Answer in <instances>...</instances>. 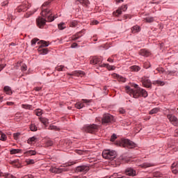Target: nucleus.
<instances>
[{
	"instance_id": "2",
	"label": "nucleus",
	"mask_w": 178,
	"mask_h": 178,
	"mask_svg": "<svg viewBox=\"0 0 178 178\" xmlns=\"http://www.w3.org/2000/svg\"><path fill=\"white\" fill-rule=\"evenodd\" d=\"M102 156L104 159H108L109 161H113L117 156L116 151L111 149H104L102 152Z\"/></svg>"
},
{
	"instance_id": "23",
	"label": "nucleus",
	"mask_w": 178,
	"mask_h": 178,
	"mask_svg": "<svg viewBox=\"0 0 178 178\" xmlns=\"http://www.w3.org/2000/svg\"><path fill=\"white\" fill-rule=\"evenodd\" d=\"M24 155H28L29 156H31L33 155H36L37 152H35V150H28L26 152H25Z\"/></svg>"
},
{
	"instance_id": "10",
	"label": "nucleus",
	"mask_w": 178,
	"mask_h": 178,
	"mask_svg": "<svg viewBox=\"0 0 178 178\" xmlns=\"http://www.w3.org/2000/svg\"><path fill=\"white\" fill-rule=\"evenodd\" d=\"M167 118L168 120H170V122H172V124L174 126H177L178 125V119L177 117L175 116L174 115L172 114H168L167 115Z\"/></svg>"
},
{
	"instance_id": "28",
	"label": "nucleus",
	"mask_w": 178,
	"mask_h": 178,
	"mask_svg": "<svg viewBox=\"0 0 178 178\" xmlns=\"http://www.w3.org/2000/svg\"><path fill=\"white\" fill-rule=\"evenodd\" d=\"M49 171L51 172V173H59L60 172V170H59V168H55V167H51L49 169Z\"/></svg>"
},
{
	"instance_id": "34",
	"label": "nucleus",
	"mask_w": 178,
	"mask_h": 178,
	"mask_svg": "<svg viewBox=\"0 0 178 178\" xmlns=\"http://www.w3.org/2000/svg\"><path fill=\"white\" fill-rule=\"evenodd\" d=\"M154 84L157 85V86H161L162 87V86H165V82H163L162 81L157 80L154 82Z\"/></svg>"
},
{
	"instance_id": "45",
	"label": "nucleus",
	"mask_w": 178,
	"mask_h": 178,
	"mask_svg": "<svg viewBox=\"0 0 178 178\" xmlns=\"http://www.w3.org/2000/svg\"><path fill=\"white\" fill-rule=\"evenodd\" d=\"M19 137H20V133L17 132L13 134L14 140H19Z\"/></svg>"
},
{
	"instance_id": "29",
	"label": "nucleus",
	"mask_w": 178,
	"mask_h": 178,
	"mask_svg": "<svg viewBox=\"0 0 178 178\" xmlns=\"http://www.w3.org/2000/svg\"><path fill=\"white\" fill-rule=\"evenodd\" d=\"M49 130H55L56 131H59V130H60V129H59V127H58L55 125L51 124L49 127Z\"/></svg>"
},
{
	"instance_id": "41",
	"label": "nucleus",
	"mask_w": 178,
	"mask_h": 178,
	"mask_svg": "<svg viewBox=\"0 0 178 178\" xmlns=\"http://www.w3.org/2000/svg\"><path fill=\"white\" fill-rule=\"evenodd\" d=\"M22 108L24 109H31L33 108V106L29 104H22Z\"/></svg>"
},
{
	"instance_id": "24",
	"label": "nucleus",
	"mask_w": 178,
	"mask_h": 178,
	"mask_svg": "<svg viewBox=\"0 0 178 178\" xmlns=\"http://www.w3.org/2000/svg\"><path fill=\"white\" fill-rule=\"evenodd\" d=\"M131 72H140L141 70V67L138 65H133L130 67Z\"/></svg>"
},
{
	"instance_id": "35",
	"label": "nucleus",
	"mask_w": 178,
	"mask_h": 178,
	"mask_svg": "<svg viewBox=\"0 0 178 178\" xmlns=\"http://www.w3.org/2000/svg\"><path fill=\"white\" fill-rule=\"evenodd\" d=\"M115 77H117V79H119L120 81H122V83H125L126 79L124 77L121 76L120 75L116 74H115Z\"/></svg>"
},
{
	"instance_id": "1",
	"label": "nucleus",
	"mask_w": 178,
	"mask_h": 178,
	"mask_svg": "<svg viewBox=\"0 0 178 178\" xmlns=\"http://www.w3.org/2000/svg\"><path fill=\"white\" fill-rule=\"evenodd\" d=\"M125 91L127 94H129L131 97L133 95L134 98H140V97H143V98H147L148 97V92L144 89H141V88H138V89L134 90L130 88L129 86H125Z\"/></svg>"
},
{
	"instance_id": "50",
	"label": "nucleus",
	"mask_w": 178,
	"mask_h": 178,
	"mask_svg": "<svg viewBox=\"0 0 178 178\" xmlns=\"http://www.w3.org/2000/svg\"><path fill=\"white\" fill-rule=\"evenodd\" d=\"M156 70L159 72V73H165V69H163V67H158Z\"/></svg>"
},
{
	"instance_id": "5",
	"label": "nucleus",
	"mask_w": 178,
	"mask_h": 178,
	"mask_svg": "<svg viewBox=\"0 0 178 178\" xmlns=\"http://www.w3.org/2000/svg\"><path fill=\"white\" fill-rule=\"evenodd\" d=\"M121 144L123 147H127V148H136V145L134 142L130 140L129 139H122Z\"/></svg>"
},
{
	"instance_id": "7",
	"label": "nucleus",
	"mask_w": 178,
	"mask_h": 178,
	"mask_svg": "<svg viewBox=\"0 0 178 178\" xmlns=\"http://www.w3.org/2000/svg\"><path fill=\"white\" fill-rule=\"evenodd\" d=\"M126 10H127V5H122L120 8L114 11L113 15L115 17H119V16H120L123 12H126Z\"/></svg>"
},
{
	"instance_id": "11",
	"label": "nucleus",
	"mask_w": 178,
	"mask_h": 178,
	"mask_svg": "<svg viewBox=\"0 0 178 178\" xmlns=\"http://www.w3.org/2000/svg\"><path fill=\"white\" fill-rule=\"evenodd\" d=\"M91 65H98L99 67L102 65V59L99 58L95 57L90 60Z\"/></svg>"
},
{
	"instance_id": "56",
	"label": "nucleus",
	"mask_w": 178,
	"mask_h": 178,
	"mask_svg": "<svg viewBox=\"0 0 178 178\" xmlns=\"http://www.w3.org/2000/svg\"><path fill=\"white\" fill-rule=\"evenodd\" d=\"M85 73L83 71H78L76 73V76H84Z\"/></svg>"
},
{
	"instance_id": "25",
	"label": "nucleus",
	"mask_w": 178,
	"mask_h": 178,
	"mask_svg": "<svg viewBox=\"0 0 178 178\" xmlns=\"http://www.w3.org/2000/svg\"><path fill=\"white\" fill-rule=\"evenodd\" d=\"M10 153L11 154V155H13L15 154H22V149H12L10 151Z\"/></svg>"
},
{
	"instance_id": "36",
	"label": "nucleus",
	"mask_w": 178,
	"mask_h": 178,
	"mask_svg": "<svg viewBox=\"0 0 178 178\" xmlns=\"http://www.w3.org/2000/svg\"><path fill=\"white\" fill-rule=\"evenodd\" d=\"M65 27L66 25L63 22L58 24V28L59 29V30H65Z\"/></svg>"
},
{
	"instance_id": "6",
	"label": "nucleus",
	"mask_w": 178,
	"mask_h": 178,
	"mask_svg": "<svg viewBox=\"0 0 178 178\" xmlns=\"http://www.w3.org/2000/svg\"><path fill=\"white\" fill-rule=\"evenodd\" d=\"M111 122H113V115L109 113H105L103 115L102 119V124H107V123H111Z\"/></svg>"
},
{
	"instance_id": "58",
	"label": "nucleus",
	"mask_w": 178,
	"mask_h": 178,
	"mask_svg": "<svg viewBox=\"0 0 178 178\" xmlns=\"http://www.w3.org/2000/svg\"><path fill=\"white\" fill-rule=\"evenodd\" d=\"M124 18L125 19V20L127 19H131V15H124Z\"/></svg>"
},
{
	"instance_id": "31",
	"label": "nucleus",
	"mask_w": 178,
	"mask_h": 178,
	"mask_svg": "<svg viewBox=\"0 0 178 178\" xmlns=\"http://www.w3.org/2000/svg\"><path fill=\"white\" fill-rule=\"evenodd\" d=\"M35 140H37V138L35 136H33L28 139L27 143L29 144H33V143H35Z\"/></svg>"
},
{
	"instance_id": "19",
	"label": "nucleus",
	"mask_w": 178,
	"mask_h": 178,
	"mask_svg": "<svg viewBox=\"0 0 178 178\" xmlns=\"http://www.w3.org/2000/svg\"><path fill=\"white\" fill-rule=\"evenodd\" d=\"M131 30L133 34H136V33L140 32V31L141 30V28H140L138 25H136V26H134Z\"/></svg>"
},
{
	"instance_id": "14",
	"label": "nucleus",
	"mask_w": 178,
	"mask_h": 178,
	"mask_svg": "<svg viewBox=\"0 0 178 178\" xmlns=\"http://www.w3.org/2000/svg\"><path fill=\"white\" fill-rule=\"evenodd\" d=\"M139 54L142 56H145L146 58L149 56V55H151V53L149 52V51H148V50H147L145 49H140Z\"/></svg>"
},
{
	"instance_id": "8",
	"label": "nucleus",
	"mask_w": 178,
	"mask_h": 178,
	"mask_svg": "<svg viewBox=\"0 0 178 178\" xmlns=\"http://www.w3.org/2000/svg\"><path fill=\"white\" fill-rule=\"evenodd\" d=\"M90 170L88 165H79L76 168L75 172L76 173H87Z\"/></svg>"
},
{
	"instance_id": "57",
	"label": "nucleus",
	"mask_w": 178,
	"mask_h": 178,
	"mask_svg": "<svg viewBox=\"0 0 178 178\" xmlns=\"http://www.w3.org/2000/svg\"><path fill=\"white\" fill-rule=\"evenodd\" d=\"M119 112H120V113H122V115H124V113H126V110L121 108L119 109Z\"/></svg>"
},
{
	"instance_id": "48",
	"label": "nucleus",
	"mask_w": 178,
	"mask_h": 178,
	"mask_svg": "<svg viewBox=\"0 0 178 178\" xmlns=\"http://www.w3.org/2000/svg\"><path fill=\"white\" fill-rule=\"evenodd\" d=\"M116 138H118V136H116V134H113L111 137V139H110V141H115V140H116Z\"/></svg>"
},
{
	"instance_id": "15",
	"label": "nucleus",
	"mask_w": 178,
	"mask_h": 178,
	"mask_svg": "<svg viewBox=\"0 0 178 178\" xmlns=\"http://www.w3.org/2000/svg\"><path fill=\"white\" fill-rule=\"evenodd\" d=\"M26 10H27V6H26V5L24 4H22L17 7V12L20 13V12H26Z\"/></svg>"
},
{
	"instance_id": "59",
	"label": "nucleus",
	"mask_w": 178,
	"mask_h": 178,
	"mask_svg": "<svg viewBox=\"0 0 178 178\" xmlns=\"http://www.w3.org/2000/svg\"><path fill=\"white\" fill-rule=\"evenodd\" d=\"M42 90V88L41 87H35L34 88L35 91H41Z\"/></svg>"
},
{
	"instance_id": "42",
	"label": "nucleus",
	"mask_w": 178,
	"mask_h": 178,
	"mask_svg": "<svg viewBox=\"0 0 178 178\" xmlns=\"http://www.w3.org/2000/svg\"><path fill=\"white\" fill-rule=\"evenodd\" d=\"M82 102H83V104H86V105H88V104H91V102H92V99H83Z\"/></svg>"
},
{
	"instance_id": "4",
	"label": "nucleus",
	"mask_w": 178,
	"mask_h": 178,
	"mask_svg": "<svg viewBox=\"0 0 178 178\" xmlns=\"http://www.w3.org/2000/svg\"><path fill=\"white\" fill-rule=\"evenodd\" d=\"M98 129H99V126L97 124H90L85 127V130L87 133H90V134H94L98 131Z\"/></svg>"
},
{
	"instance_id": "43",
	"label": "nucleus",
	"mask_w": 178,
	"mask_h": 178,
	"mask_svg": "<svg viewBox=\"0 0 178 178\" xmlns=\"http://www.w3.org/2000/svg\"><path fill=\"white\" fill-rule=\"evenodd\" d=\"M38 41H40V39L35 38L31 40V45H35V44H37V42H38Z\"/></svg>"
},
{
	"instance_id": "55",
	"label": "nucleus",
	"mask_w": 178,
	"mask_h": 178,
	"mask_svg": "<svg viewBox=\"0 0 178 178\" xmlns=\"http://www.w3.org/2000/svg\"><path fill=\"white\" fill-rule=\"evenodd\" d=\"M178 168V162L173 163L171 165V168Z\"/></svg>"
},
{
	"instance_id": "60",
	"label": "nucleus",
	"mask_w": 178,
	"mask_h": 178,
	"mask_svg": "<svg viewBox=\"0 0 178 178\" xmlns=\"http://www.w3.org/2000/svg\"><path fill=\"white\" fill-rule=\"evenodd\" d=\"M72 178H87V177H84L83 175L74 176Z\"/></svg>"
},
{
	"instance_id": "33",
	"label": "nucleus",
	"mask_w": 178,
	"mask_h": 178,
	"mask_svg": "<svg viewBox=\"0 0 178 178\" xmlns=\"http://www.w3.org/2000/svg\"><path fill=\"white\" fill-rule=\"evenodd\" d=\"M158 112H159V108H154L152 109V110L149 112V115H154V113H158Z\"/></svg>"
},
{
	"instance_id": "53",
	"label": "nucleus",
	"mask_w": 178,
	"mask_h": 178,
	"mask_svg": "<svg viewBox=\"0 0 178 178\" xmlns=\"http://www.w3.org/2000/svg\"><path fill=\"white\" fill-rule=\"evenodd\" d=\"M35 115L36 116H41V115H42V112L41 110L38 109L37 111H35Z\"/></svg>"
},
{
	"instance_id": "46",
	"label": "nucleus",
	"mask_w": 178,
	"mask_h": 178,
	"mask_svg": "<svg viewBox=\"0 0 178 178\" xmlns=\"http://www.w3.org/2000/svg\"><path fill=\"white\" fill-rule=\"evenodd\" d=\"M26 165H33L35 163L34 159H28L26 161Z\"/></svg>"
},
{
	"instance_id": "30",
	"label": "nucleus",
	"mask_w": 178,
	"mask_h": 178,
	"mask_svg": "<svg viewBox=\"0 0 178 178\" xmlns=\"http://www.w3.org/2000/svg\"><path fill=\"white\" fill-rule=\"evenodd\" d=\"M75 108H76V109H81V108H84V104L81 103V102H77L75 104Z\"/></svg>"
},
{
	"instance_id": "12",
	"label": "nucleus",
	"mask_w": 178,
	"mask_h": 178,
	"mask_svg": "<svg viewBox=\"0 0 178 178\" xmlns=\"http://www.w3.org/2000/svg\"><path fill=\"white\" fill-rule=\"evenodd\" d=\"M142 84L143 87H145L146 88H151L152 87L151 81L147 78H145L142 80Z\"/></svg>"
},
{
	"instance_id": "54",
	"label": "nucleus",
	"mask_w": 178,
	"mask_h": 178,
	"mask_svg": "<svg viewBox=\"0 0 178 178\" xmlns=\"http://www.w3.org/2000/svg\"><path fill=\"white\" fill-rule=\"evenodd\" d=\"M5 67H6V64H0V72H2Z\"/></svg>"
},
{
	"instance_id": "22",
	"label": "nucleus",
	"mask_w": 178,
	"mask_h": 178,
	"mask_svg": "<svg viewBox=\"0 0 178 178\" xmlns=\"http://www.w3.org/2000/svg\"><path fill=\"white\" fill-rule=\"evenodd\" d=\"M40 120L41 123H42L44 126H47L49 123V120H48V118L41 117L40 118Z\"/></svg>"
},
{
	"instance_id": "39",
	"label": "nucleus",
	"mask_w": 178,
	"mask_h": 178,
	"mask_svg": "<svg viewBox=\"0 0 178 178\" xmlns=\"http://www.w3.org/2000/svg\"><path fill=\"white\" fill-rule=\"evenodd\" d=\"M0 134H1L0 137L1 141H6V138H8V137H6V134H3L2 132Z\"/></svg>"
},
{
	"instance_id": "64",
	"label": "nucleus",
	"mask_w": 178,
	"mask_h": 178,
	"mask_svg": "<svg viewBox=\"0 0 178 178\" xmlns=\"http://www.w3.org/2000/svg\"><path fill=\"white\" fill-rule=\"evenodd\" d=\"M76 47H77V43L76 42L72 43L71 45V48H76Z\"/></svg>"
},
{
	"instance_id": "16",
	"label": "nucleus",
	"mask_w": 178,
	"mask_h": 178,
	"mask_svg": "<svg viewBox=\"0 0 178 178\" xmlns=\"http://www.w3.org/2000/svg\"><path fill=\"white\" fill-rule=\"evenodd\" d=\"M146 17H144V20H145L146 23H153L154 19V17H148L149 14H145Z\"/></svg>"
},
{
	"instance_id": "44",
	"label": "nucleus",
	"mask_w": 178,
	"mask_h": 178,
	"mask_svg": "<svg viewBox=\"0 0 178 178\" xmlns=\"http://www.w3.org/2000/svg\"><path fill=\"white\" fill-rule=\"evenodd\" d=\"M2 176L4 178H16L15 176L10 175V174H4Z\"/></svg>"
},
{
	"instance_id": "47",
	"label": "nucleus",
	"mask_w": 178,
	"mask_h": 178,
	"mask_svg": "<svg viewBox=\"0 0 178 178\" xmlns=\"http://www.w3.org/2000/svg\"><path fill=\"white\" fill-rule=\"evenodd\" d=\"M154 177H162V174L159 172H156L153 174Z\"/></svg>"
},
{
	"instance_id": "51",
	"label": "nucleus",
	"mask_w": 178,
	"mask_h": 178,
	"mask_svg": "<svg viewBox=\"0 0 178 178\" xmlns=\"http://www.w3.org/2000/svg\"><path fill=\"white\" fill-rule=\"evenodd\" d=\"M75 152L79 154V155H83V152H86V151L80 150V149H75Z\"/></svg>"
},
{
	"instance_id": "63",
	"label": "nucleus",
	"mask_w": 178,
	"mask_h": 178,
	"mask_svg": "<svg viewBox=\"0 0 178 178\" xmlns=\"http://www.w3.org/2000/svg\"><path fill=\"white\" fill-rule=\"evenodd\" d=\"M6 104H7L8 106H12L13 105L15 104V103H13V102H7Z\"/></svg>"
},
{
	"instance_id": "40",
	"label": "nucleus",
	"mask_w": 178,
	"mask_h": 178,
	"mask_svg": "<svg viewBox=\"0 0 178 178\" xmlns=\"http://www.w3.org/2000/svg\"><path fill=\"white\" fill-rule=\"evenodd\" d=\"M30 129L31 131H37V126H35V124H31L30 126Z\"/></svg>"
},
{
	"instance_id": "62",
	"label": "nucleus",
	"mask_w": 178,
	"mask_h": 178,
	"mask_svg": "<svg viewBox=\"0 0 178 178\" xmlns=\"http://www.w3.org/2000/svg\"><path fill=\"white\" fill-rule=\"evenodd\" d=\"M49 3H51V1H46L42 4V7L44 6H48V5H49Z\"/></svg>"
},
{
	"instance_id": "13",
	"label": "nucleus",
	"mask_w": 178,
	"mask_h": 178,
	"mask_svg": "<svg viewBox=\"0 0 178 178\" xmlns=\"http://www.w3.org/2000/svg\"><path fill=\"white\" fill-rule=\"evenodd\" d=\"M125 174L127 176L134 177V176H136V170L131 168H128L125 170Z\"/></svg>"
},
{
	"instance_id": "52",
	"label": "nucleus",
	"mask_w": 178,
	"mask_h": 178,
	"mask_svg": "<svg viewBox=\"0 0 178 178\" xmlns=\"http://www.w3.org/2000/svg\"><path fill=\"white\" fill-rule=\"evenodd\" d=\"M171 169H172V172L174 175H177L178 168H171Z\"/></svg>"
},
{
	"instance_id": "37",
	"label": "nucleus",
	"mask_w": 178,
	"mask_h": 178,
	"mask_svg": "<svg viewBox=\"0 0 178 178\" xmlns=\"http://www.w3.org/2000/svg\"><path fill=\"white\" fill-rule=\"evenodd\" d=\"M77 24H79V22L76 20L72 21L70 22V27H77Z\"/></svg>"
},
{
	"instance_id": "49",
	"label": "nucleus",
	"mask_w": 178,
	"mask_h": 178,
	"mask_svg": "<svg viewBox=\"0 0 178 178\" xmlns=\"http://www.w3.org/2000/svg\"><path fill=\"white\" fill-rule=\"evenodd\" d=\"M22 72H26L27 70V65L26 64H23L21 67Z\"/></svg>"
},
{
	"instance_id": "3",
	"label": "nucleus",
	"mask_w": 178,
	"mask_h": 178,
	"mask_svg": "<svg viewBox=\"0 0 178 178\" xmlns=\"http://www.w3.org/2000/svg\"><path fill=\"white\" fill-rule=\"evenodd\" d=\"M42 17H47V22H51L55 20V16L52 15V11L48 8L43 9L41 12Z\"/></svg>"
},
{
	"instance_id": "61",
	"label": "nucleus",
	"mask_w": 178,
	"mask_h": 178,
	"mask_svg": "<svg viewBox=\"0 0 178 178\" xmlns=\"http://www.w3.org/2000/svg\"><path fill=\"white\" fill-rule=\"evenodd\" d=\"M99 22H98L97 20H93L91 22V24H99Z\"/></svg>"
},
{
	"instance_id": "18",
	"label": "nucleus",
	"mask_w": 178,
	"mask_h": 178,
	"mask_svg": "<svg viewBox=\"0 0 178 178\" xmlns=\"http://www.w3.org/2000/svg\"><path fill=\"white\" fill-rule=\"evenodd\" d=\"M3 91L8 95H12V94H13L12 88L10 86H4Z\"/></svg>"
},
{
	"instance_id": "20",
	"label": "nucleus",
	"mask_w": 178,
	"mask_h": 178,
	"mask_svg": "<svg viewBox=\"0 0 178 178\" xmlns=\"http://www.w3.org/2000/svg\"><path fill=\"white\" fill-rule=\"evenodd\" d=\"M152 166H154V163H143L140 165V167H142L143 169H146V168H152Z\"/></svg>"
},
{
	"instance_id": "32",
	"label": "nucleus",
	"mask_w": 178,
	"mask_h": 178,
	"mask_svg": "<svg viewBox=\"0 0 178 178\" xmlns=\"http://www.w3.org/2000/svg\"><path fill=\"white\" fill-rule=\"evenodd\" d=\"M40 42L41 44L40 47H41V48L48 47L49 45V43H48L47 41H44V40H41Z\"/></svg>"
},
{
	"instance_id": "17",
	"label": "nucleus",
	"mask_w": 178,
	"mask_h": 178,
	"mask_svg": "<svg viewBox=\"0 0 178 178\" xmlns=\"http://www.w3.org/2000/svg\"><path fill=\"white\" fill-rule=\"evenodd\" d=\"M80 34H81V31H79L76 33L75 35H73L71 38L72 41H76V40H79V38H81V37H83V35Z\"/></svg>"
},
{
	"instance_id": "26",
	"label": "nucleus",
	"mask_w": 178,
	"mask_h": 178,
	"mask_svg": "<svg viewBox=\"0 0 178 178\" xmlns=\"http://www.w3.org/2000/svg\"><path fill=\"white\" fill-rule=\"evenodd\" d=\"M38 51H39L40 52H42L41 54H42V55H47V54H48V49H47V48H44V49H42V47H39Z\"/></svg>"
},
{
	"instance_id": "21",
	"label": "nucleus",
	"mask_w": 178,
	"mask_h": 178,
	"mask_svg": "<svg viewBox=\"0 0 178 178\" xmlns=\"http://www.w3.org/2000/svg\"><path fill=\"white\" fill-rule=\"evenodd\" d=\"M101 67H106L108 70H115V66H112L109 64L103 63L102 65H101Z\"/></svg>"
},
{
	"instance_id": "9",
	"label": "nucleus",
	"mask_w": 178,
	"mask_h": 178,
	"mask_svg": "<svg viewBox=\"0 0 178 178\" xmlns=\"http://www.w3.org/2000/svg\"><path fill=\"white\" fill-rule=\"evenodd\" d=\"M47 22H48V19L47 20L45 18H42V17H39L36 19V23L40 29H43L44 26L47 24Z\"/></svg>"
},
{
	"instance_id": "38",
	"label": "nucleus",
	"mask_w": 178,
	"mask_h": 178,
	"mask_svg": "<svg viewBox=\"0 0 178 178\" xmlns=\"http://www.w3.org/2000/svg\"><path fill=\"white\" fill-rule=\"evenodd\" d=\"M46 147H52L54 145V141L48 140L45 143Z\"/></svg>"
},
{
	"instance_id": "27",
	"label": "nucleus",
	"mask_w": 178,
	"mask_h": 178,
	"mask_svg": "<svg viewBox=\"0 0 178 178\" xmlns=\"http://www.w3.org/2000/svg\"><path fill=\"white\" fill-rule=\"evenodd\" d=\"M79 3L82 5H88V2H87L86 0H75L76 5H79Z\"/></svg>"
}]
</instances>
